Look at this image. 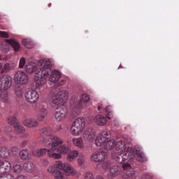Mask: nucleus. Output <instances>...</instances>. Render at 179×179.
<instances>
[{
  "label": "nucleus",
  "instance_id": "nucleus-18",
  "mask_svg": "<svg viewBox=\"0 0 179 179\" xmlns=\"http://www.w3.org/2000/svg\"><path fill=\"white\" fill-rule=\"evenodd\" d=\"M24 125L29 128H34L38 126V122L33 119H27L24 121Z\"/></svg>",
  "mask_w": 179,
  "mask_h": 179
},
{
  "label": "nucleus",
  "instance_id": "nucleus-36",
  "mask_svg": "<svg viewBox=\"0 0 179 179\" xmlns=\"http://www.w3.org/2000/svg\"><path fill=\"white\" fill-rule=\"evenodd\" d=\"M0 97L3 101H8L9 97L8 96V91L6 90H1L0 92Z\"/></svg>",
  "mask_w": 179,
  "mask_h": 179
},
{
  "label": "nucleus",
  "instance_id": "nucleus-50",
  "mask_svg": "<svg viewBox=\"0 0 179 179\" xmlns=\"http://www.w3.org/2000/svg\"><path fill=\"white\" fill-rule=\"evenodd\" d=\"M0 37L3 38H9V34L6 31H0Z\"/></svg>",
  "mask_w": 179,
  "mask_h": 179
},
{
  "label": "nucleus",
  "instance_id": "nucleus-56",
  "mask_svg": "<svg viewBox=\"0 0 179 179\" xmlns=\"http://www.w3.org/2000/svg\"><path fill=\"white\" fill-rule=\"evenodd\" d=\"M17 179H25V178H24V176H20L17 177Z\"/></svg>",
  "mask_w": 179,
  "mask_h": 179
},
{
  "label": "nucleus",
  "instance_id": "nucleus-2",
  "mask_svg": "<svg viewBox=\"0 0 179 179\" xmlns=\"http://www.w3.org/2000/svg\"><path fill=\"white\" fill-rule=\"evenodd\" d=\"M50 139L52 142H50L48 144L46 143L45 146L50 148L52 152H55V150L60 152V153H68V152H69V148L65 145L59 147V145L64 143V141L61 138L57 137L56 136H51Z\"/></svg>",
  "mask_w": 179,
  "mask_h": 179
},
{
  "label": "nucleus",
  "instance_id": "nucleus-49",
  "mask_svg": "<svg viewBox=\"0 0 179 179\" xmlns=\"http://www.w3.org/2000/svg\"><path fill=\"white\" fill-rule=\"evenodd\" d=\"M85 179H94V176H93V173L87 172L85 174Z\"/></svg>",
  "mask_w": 179,
  "mask_h": 179
},
{
  "label": "nucleus",
  "instance_id": "nucleus-29",
  "mask_svg": "<svg viewBox=\"0 0 179 179\" xmlns=\"http://www.w3.org/2000/svg\"><path fill=\"white\" fill-rule=\"evenodd\" d=\"M20 156L24 160H29L31 157V155L29 152L27 150H22L20 152Z\"/></svg>",
  "mask_w": 179,
  "mask_h": 179
},
{
  "label": "nucleus",
  "instance_id": "nucleus-15",
  "mask_svg": "<svg viewBox=\"0 0 179 179\" xmlns=\"http://www.w3.org/2000/svg\"><path fill=\"white\" fill-rule=\"evenodd\" d=\"M50 78L49 80L50 82H52V83H55V82H58L59 79L61 78V73L58 71L57 70H54L50 73Z\"/></svg>",
  "mask_w": 179,
  "mask_h": 179
},
{
  "label": "nucleus",
  "instance_id": "nucleus-48",
  "mask_svg": "<svg viewBox=\"0 0 179 179\" xmlns=\"http://www.w3.org/2000/svg\"><path fill=\"white\" fill-rule=\"evenodd\" d=\"M24 65H26V59H24V57H22L20 59L19 68H23Z\"/></svg>",
  "mask_w": 179,
  "mask_h": 179
},
{
  "label": "nucleus",
  "instance_id": "nucleus-23",
  "mask_svg": "<svg viewBox=\"0 0 179 179\" xmlns=\"http://www.w3.org/2000/svg\"><path fill=\"white\" fill-rule=\"evenodd\" d=\"M120 171H121V168L118 166L115 165L110 168V175L111 177H117L118 174H120Z\"/></svg>",
  "mask_w": 179,
  "mask_h": 179
},
{
  "label": "nucleus",
  "instance_id": "nucleus-17",
  "mask_svg": "<svg viewBox=\"0 0 179 179\" xmlns=\"http://www.w3.org/2000/svg\"><path fill=\"white\" fill-rule=\"evenodd\" d=\"M122 169L126 171V177H132V176H134V169H132V166H131L129 164H124Z\"/></svg>",
  "mask_w": 179,
  "mask_h": 179
},
{
  "label": "nucleus",
  "instance_id": "nucleus-38",
  "mask_svg": "<svg viewBox=\"0 0 179 179\" xmlns=\"http://www.w3.org/2000/svg\"><path fill=\"white\" fill-rule=\"evenodd\" d=\"M73 142L75 146H78V148H80V149L83 148V141L82 138H79L77 139H73Z\"/></svg>",
  "mask_w": 179,
  "mask_h": 179
},
{
  "label": "nucleus",
  "instance_id": "nucleus-25",
  "mask_svg": "<svg viewBox=\"0 0 179 179\" xmlns=\"http://www.w3.org/2000/svg\"><path fill=\"white\" fill-rule=\"evenodd\" d=\"M55 111L64 114V115H67L68 108H66V103L57 106Z\"/></svg>",
  "mask_w": 179,
  "mask_h": 179
},
{
  "label": "nucleus",
  "instance_id": "nucleus-32",
  "mask_svg": "<svg viewBox=\"0 0 179 179\" xmlns=\"http://www.w3.org/2000/svg\"><path fill=\"white\" fill-rule=\"evenodd\" d=\"M103 143H106V138L101 137V136L99 135L95 139V145L96 146H101Z\"/></svg>",
  "mask_w": 179,
  "mask_h": 179
},
{
  "label": "nucleus",
  "instance_id": "nucleus-33",
  "mask_svg": "<svg viewBox=\"0 0 179 179\" xmlns=\"http://www.w3.org/2000/svg\"><path fill=\"white\" fill-rule=\"evenodd\" d=\"M0 156L1 157H8V156H9V150H8L6 147H1Z\"/></svg>",
  "mask_w": 179,
  "mask_h": 179
},
{
  "label": "nucleus",
  "instance_id": "nucleus-41",
  "mask_svg": "<svg viewBox=\"0 0 179 179\" xmlns=\"http://www.w3.org/2000/svg\"><path fill=\"white\" fill-rule=\"evenodd\" d=\"M55 179H65L66 177H65V175L62 173L60 171H56L54 175Z\"/></svg>",
  "mask_w": 179,
  "mask_h": 179
},
{
  "label": "nucleus",
  "instance_id": "nucleus-43",
  "mask_svg": "<svg viewBox=\"0 0 179 179\" xmlns=\"http://www.w3.org/2000/svg\"><path fill=\"white\" fill-rule=\"evenodd\" d=\"M15 94L17 97H22V96H23V91L20 87L15 88Z\"/></svg>",
  "mask_w": 179,
  "mask_h": 179
},
{
  "label": "nucleus",
  "instance_id": "nucleus-13",
  "mask_svg": "<svg viewBox=\"0 0 179 179\" xmlns=\"http://www.w3.org/2000/svg\"><path fill=\"white\" fill-rule=\"evenodd\" d=\"M11 166L10 162L8 161H0V174L10 171Z\"/></svg>",
  "mask_w": 179,
  "mask_h": 179
},
{
  "label": "nucleus",
  "instance_id": "nucleus-59",
  "mask_svg": "<svg viewBox=\"0 0 179 179\" xmlns=\"http://www.w3.org/2000/svg\"><path fill=\"white\" fill-rule=\"evenodd\" d=\"M39 139H43V137H41Z\"/></svg>",
  "mask_w": 179,
  "mask_h": 179
},
{
  "label": "nucleus",
  "instance_id": "nucleus-24",
  "mask_svg": "<svg viewBox=\"0 0 179 179\" xmlns=\"http://www.w3.org/2000/svg\"><path fill=\"white\" fill-rule=\"evenodd\" d=\"M37 67H36V64L33 62L27 63L25 66V71L28 72V73H33V72L36 71Z\"/></svg>",
  "mask_w": 179,
  "mask_h": 179
},
{
  "label": "nucleus",
  "instance_id": "nucleus-21",
  "mask_svg": "<svg viewBox=\"0 0 179 179\" xmlns=\"http://www.w3.org/2000/svg\"><path fill=\"white\" fill-rule=\"evenodd\" d=\"M40 134L43 135L44 136H50L48 140L50 141V138H51V136H53L52 135H51V134H52V129H51L50 127H43L40 130Z\"/></svg>",
  "mask_w": 179,
  "mask_h": 179
},
{
  "label": "nucleus",
  "instance_id": "nucleus-14",
  "mask_svg": "<svg viewBox=\"0 0 179 179\" xmlns=\"http://www.w3.org/2000/svg\"><path fill=\"white\" fill-rule=\"evenodd\" d=\"M106 158V152H98L94 153L91 157L92 162H95L98 163V162H103Z\"/></svg>",
  "mask_w": 179,
  "mask_h": 179
},
{
  "label": "nucleus",
  "instance_id": "nucleus-10",
  "mask_svg": "<svg viewBox=\"0 0 179 179\" xmlns=\"http://www.w3.org/2000/svg\"><path fill=\"white\" fill-rule=\"evenodd\" d=\"M12 86V78L4 75L0 78V88L1 90H8Z\"/></svg>",
  "mask_w": 179,
  "mask_h": 179
},
{
  "label": "nucleus",
  "instance_id": "nucleus-4",
  "mask_svg": "<svg viewBox=\"0 0 179 179\" xmlns=\"http://www.w3.org/2000/svg\"><path fill=\"white\" fill-rule=\"evenodd\" d=\"M113 159L120 164H122L123 163H127V162H131L135 157V152H134V149L131 147H128L127 148V150L120 154V152H117L116 154H114V152L112 153Z\"/></svg>",
  "mask_w": 179,
  "mask_h": 179
},
{
  "label": "nucleus",
  "instance_id": "nucleus-26",
  "mask_svg": "<svg viewBox=\"0 0 179 179\" xmlns=\"http://www.w3.org/2000/svg\"><path fill=\"white\" fill-rule=\"evenodd\" d=\"M104 148L106 150H113L115 148V141L110 140L105 143Z\"/></svg>",
  "mask_w": 179,
  "mask_h": 179
},
{
  "label": "nucleus",
  "instance_id": "nucleus-39",
  "mask_svg": "<svg viewBox=\"0 0 179 179\" xmlns=\"http://www.w3.org/2000/svg\"><path fill=\"white\" fill-rule=\"evenodd\" d=\"M12 170H13V172L15 173V174H20L23 169L20 165L15 164L13 166Z\"/></svg>",
  "mask_w": 179,
  "mask_h": 179
},
{
  "label": "nucleus",
  "instance_id": "nucleus-19",
  "mask_svg": "<svg viewBox=\"0 0 179 179\" xmlns=\"http://www.w3.org/2000/svg\"><path fill=\"white\" fill-rule=\"evenodd\" d=\"M79 156V152L77 150H73L71 152L69 153L66 157L67 162L72 163V162H75L76 160V157Z\"/></svg>",
  "mask_w": 179,
  "mask_h": 179
},
{
  "label": "nucleus",
  "instance_id": "nucleus-30",
  "mask_svg": "<svg viewBox=\"0 0 179 179\" xmlns=\"http://www.w3.org/2000/svg\"><path fill=\"white\" fill-rule=\"evenodd\" d=\"M47 115V109L44 108H41L39 110V114L38 117V121H43L45 116Z\"/></svg>",
  "mask_w": 179,
  "mask_h": 179
},
{
  "label": "nucleus",
  "instance_id": "nucleus-46",
  "mask_svg": "<svg viewBox=\"0 0 179 179\" xmlns=\"http://www.w3.org/2000/svg\"><path fill=\"white\" fill-rule=\"evenodd\" d=\"M3 72H8L10 71V64L9 63H6L4 64L3 69Z\"/></svg>",
  "mask_w": 179,
  "mask_h": 179
},
{
  "label": "nucleus",
  "instance_id": "nucleus-6",
  "mask_svg": "<svg viewBox=\"0 0 179 179\" xmlns=\"http://www.w3.org/2000/svg\"><path fill=\"white\" fill-rule=\"evenodd\" d=\"M68 96L69 93L66 90H62L58 93H52L50 96V101L52 104H55L57 107L66 104V100H68Z\"/></svg>",
  "mask_w": 179,
  "mask_h": 179
},
{
  "label": "nucleus",
  "instance_id": "nucleus-53",
  "mask_svg": "<svg viewBox=\"0 0 179 179\" xmlns=\"http://www.w3.org/2000/svg\"><path fill=\"white\" fill-rule=\"evenodd\" d=\"M26 145H27V141H23L22 143H21L20 146L21 148H24Z\"/></svg>",
  "mask_w": 179,
  "mask_h": 179
},
{
  "label": "nucleus",
  "instance_id": "nucleus-52",
  "mask_svg": "<svg viewBox=\"0 0 179 179\" xmlns=\"http://www.w3.org/2000/svg\"><path fill=\"white\" fill-rule=\"evenodd\" d=\"M106 114H111V108L110 106H106L105 108Z\"/></svg>",
  "mask_w": 179,
  "mask_h": 179
},
{
  "label": "nucleus",
  "instance_id": "nucleus-8",
  "mask_svg": "<svg viewBox=\"0 0 179 179\" xmlns=\"http://www.w3.org/2000/svg\"><path fill=\"white\" fill-rule=\"evenodd\" d=\"M14 80L18 85H26L29 82V78L25 72L18 71L14 76Z\"/></svg>",
  "mask_w": 179,
  "mask_h": 179
},
{
  "label": "nucleus",
  "instance_id": "nucleus-44",
  "mask_svg": "<svg viewBox=\"0 0 179 179\" xmlns=\"http://www.w3.org/2000/svg\"><path fill=\"white\" fill-rule=\"evenodd\" d=\"M0 179H15V176L12 174L7 173L0 176Z\"/></svg>",
  "mask_w": 179,
  "mask_h": 179
},
{
  "label": "nucleus",
  "instance_id": "nucleus-37",
  "mask_svg": "<svg viewBox=\"0 0 179 179\" xmlns=\"http://www.w3.org/2000/svg\"><path fill=\"white\" fill-rule=\"evenodd\" d=\"M65 117H66V115H64V113H61L55 110V117L57 121H62L65 120Z\"/></svg>",
  "mask_w": 179,
  "mask_h": 179
},
{
  "label": "nucleus",
  "instance_id": "nucleus-57",
  "mask_svg": "<svg viewBox=\"0 0 179 179\" xmlns=\"http://www.w3.org/2000/svg\"><path fill=\"white\" fill-rule=\"evenodd\" d=\"M2 66H3L2 64L0 63V71H1V69H2Z\"/></svg>",
  "mask_w": 179,
  "mask_h": 179
},
{
  "label": "nucleus",
  "instance_id": "nucleus-42",
  "mask_svg": "<svg viewBox=\"0 0 179 179\" xmlns=\"http://www.w3.org/2000/svg\"><path fill=\"white\" fill-rule=\"evenodd\" d=\"M51 150L50 152H49V157H52V159H56V160H58L59 159H61V157H62V155H61V154H58V153H55V152H51Z\"/></svg>",
  "mask_w": 179,
  "mask_h": 179
},
{
  "label": "nucleus",
  "instance_id": "nucleus-27",
  "mask_svg": "<svg viewBox=\"0 0 179 179\" xmlns=\"http://www.w3.org/2000/svg\"><path fill=\"white\" fill-rule=\"evenodd\" d=\"M136 155H137L138 156V162L143 163L148 160L146 157L145 156V154L142 152V151H140L139 150H136Z\"/></svg>",
  "mask_w": 179,
  "mask_h": 179
},
{
  "label": "nucleus",
  "instance_id": "nucleus-31",
  "mask_svg": "<svg viewBox=\"0 0 179 179\" xmlns=\"http://www.w3.org/2000/svg\"><path fill=\"white\" fill-rule=\"evenodd\" d=\"M8 122L10 125H13L15 127V125H17L19 124V121L15 116H10L8 117Z\"/></svg>",
  "mask_w": 179,
  "mask_h": 179
},
{
  "label": "nucleus",
  "instance_id": "nucleus-51",
  "mask_svg": "<svg viewBox=\"0 0 179 179\" xmlns=\"http://www.w3.org/2000/svg\"><path fill=\"white\" fill-rule=\"evenodd\" d=\"M11 152H13V153H19V148L16 146H13L11 148Z\"/></svg>",
  "mask_w": 179,
  "mask_h": 179
},
{
  "label": "nucleus",
  "instance_id": "nucleus-54",
  "mask_svg": "<svg viewBox=\"0 0 179 179\" xmlns=\"http://www.w3.org/2000/svg\"><path fill=\"white\" fill-rule=\"evenodd\" d=\"M57 131H61V129H62V126H61V125L57 126Z\"/></svg>",
  "mask_w": 179,
  "mask_h": 179
},
{
  "label": "nucleus",
  "instance_id": "nucleus-55",
  "mask_svg": "<svg viewBox=\"0 0 179 179\" xmlns=\"http://www.w3.org/2000/svg\"><path fill=\"white\" fill-rule=\"evenodd\" d=\"M95 179H104V178H103V176H98L96 177Z\"/></svg>",
  "mask_w": 179,
  "mask_h": 179
},
{
  "label": "nucleus",
  "instance_id": "nucleus-1",
  "mask_svg": "<svg viewBox=\"0 0 179 179\" xmlns=\"http://www.w3.org/2000/svg\"><path fill=\"white\" fill-rule=\"evenodd\" d=\"M38 65L41 68L35 71V89H41L45 84V80L50 77L52 62L48 59H41L38 61Z\"/></svg>",
  "mask_w": 179,
  "mask_h": 179
},
{
  "label": "nucleus",
  "instance_id": "nucleus-34",
  "mask_svg": "<svg viewBox=\"0 0 179 179\" xmlns=\"http://www.w3.org/2000/svg\"><path fill=\"white\" fill-rule=\"evenodd\" d=\"M15 131L17 134H24L26 129H24V127L23 126L20 125L19 123L17 124H15Z\"/></svg>",
  "mask_w": 179,
  "mask_h": 179
},
{
  "label": "nucleus",
  "instance_id": "nucleus-9",
  "mask_svg": "<svg viewBox=\"0 0 179 179\" xmlns=\"http://www.w3.org/2000/svg\"><path fill=\"white\" fill-rule=\"evenodd\" d=\"M24 96L29 103H36L38 99H40V95L38 92L34 90H28L25 94Z\"/></svg>",
  "mask_w": 179,
  "mask_h": 179
},
{
  "label": "nucleus",
  "instance_id": "nucleus-7",
  "mask_svg": "<svg viewBox=\"0 0 179 179\" xmlns=\"http://www.w3.org/2000/svg\"><path fill=\"white\" fill-rule=\"evenodd\" d=\"M85 125V118L78 117L76 119L71 128L72 135H79L83 131Z\"/></svg>",
  "mask_w": 179,
  "mask_h": 179
},
{
  "label": "nucleus",
  "instance_id": "nucleus-3",
  "mask_svg": "<svg viewBox=\"0 0 179 179\" xmlns=\"http://www.w3.org/2000/svg\"><path fill=\"white\" fill-rule=\"evenodd\" d=\"M59 170H62L64 173H67L69 176H76L77 172L72 168L69 164H63L61 161L56 162V166L54 165L50 166L48 168V172L50 174H55L56 171Z\"/></svg>",
  "mask_w": 179,
  "mask_h": 179
},
{
  "label": "nucleus",
  "instance_id": "nucleus-47",
  "mask_svg": "<svg viewBox=\"0 0 179 179\" xmlns=\"http://www.w3.org/2000/svg\"><path fill=\"white\" fill-rule=\"evenodd\" d=\"M78 164L80 167H85V159L78 158Z\"/></svg>",
  "mask_w": 179,
  "mask_h": 179
},
{
  "label": "nucleus",
  "instance_id": "nucleus-28",
  "mask_svg": "<svg viewBox=\"0 0 179 179\" xmlns=\"http://www.w3.org/2000/svg\"><path fill=\"white\" fill-rule=\"evenodd\" d=\"M23 169L26 171H33L34 170V164L31 162H27L24 163Z\"/></svg>",
  "mask_w": 179,
  "mask_h": 179
},
{
  "label": "nucleus",
  "instance_id": "nucleus-5",
  "mask_svg": "<svg viewBox=\"0 0 179 179\" xmlns=\"http://www.w3.org/2000/svg\"><path fill=\"white\" fill-rule=\"evenodd\" d=\"M90 100V97L87 94H81L80 99L76 95H73L71 101V108L73 111H79L80 108H83V107L86 106L87 103H89Z\"/></svg>",
  "mask_w": 179,
  "mask_h": 179
},
{
  "label": "nucleus",
  "instance_id": "nucleus-22",
  "mask_svg": "<svg viewBox=\"0 0 179 179\" xmlns=\"http://www.w3.org/2000/svg\"><path fill=\"white\" fill-rule=\"evenodd\" d=\"M115 146L117 153H121L127 149V145L122 141H119L117 143H115Z\"/></svg>",
  "mask_w": 179,
  "mask_h": 179
},
{
  "label": "nucleus",
  "instance_id": "nucleus-11",
  "mask_svg": "<svg viewBox=\"0 0 179 179\" xmlns=\"http://www.w3.org/2000/svg\"><path fill=\"white\" fill-rule=\"evenodd\" d=\"M83 138L85 141L92 142L96 138V131L92 128H89L84 132Z\"/></svg>",
  "mask_w": 179,
  "mask_h": 179
},
{
  "label": "nucleus",
  "instance_id": "nucleus-58",
  "mask_svg": "<svg viewBox=\"0 0 179 179\" xmlns=\"http://www.w3.org/2000/svg\"><path fill=\"white\" fill-rule=\"evenodd\" d=\"M101 108V106H98V110H100V109Z\"/></svg>",
  "mask_w": 179,
  "mask_h": 179
},
{
  "label": "nucleus",
  "instance_id": "nucleus-20",
  "mask_svg": "<svg viewBox=\"0 0 179 179\" xmlns=\"http://www.w3.org/2000/svg\"><path fill=\"white\" fill-rule=\"evenodd\" d=\"M6 43L10 44L14 49V51H19L20 49V45L15 39H6Z\"/></svg>",
  "mask_w": 179,
  "mask_h": 179
},
{
  "label": "nucleus",
  "instance_id": "nucleus-12",
  "mask_svg": "<svg viewBox=\"0 0 179 179\" xmlns=\"http://www.w3.org/2000/svg\"><path fill=\"white\" fill-rule=\"evenodd\" d=\"M51 150L50 148H48V149L46 148H41L34 150L32 152V155L35 156V157H43V156H45L48 153V155H50V152Z\"/></svg>",
  "mask_w": 179,
  "mask_h": 179
},
{
  "label": "nucleus",
  "instance_id": "nucleus-16",
  "mask_svg": "<svg viewBox=\"0 0 179 179\" xmlns=\"http://www.w3.org/2000/svg\"><path fill=\"white\" fill-rule=\"evenodd\" d=\"M95 122L97 125L103 127L107 124V117L103 115H99L95 117Z\"/></svg>",
  "mask_w": 179,
  "mask_h": 179
},
{
  "label": "nucleus",
  "instance_id": "nucleus-45",
  "mask_svg": "<svg viewBox=\"0 0 179 179\" xmlns=\"http://www.w3.org/2000/svg\"><path fill=\"white\" fill-rule=\"evenodd\" d=\"M110 166V163L109 162V161L105 160L102 163V168L103 169V170H107V169H108Z\"/></svg>",
  "mask_w": 179,
  "mask_h": 179
},
{
  "label": "nucleus",
  "instance_id": "nucleus-40",
  "mask_svg": "<svg viewBox=\"0 0 179 179\" xmlns=\"http://www.w3.org/2000/svg\"><path fill=\"white\" fill-rule=\"evenodd\" d=\"M101 137L105 139V142L107 141V139H110L111 137V133L110 131L105 130L102 131L101 134L100 135Z\"/></svg>",
  "mask_w": 179,
  "mask_h": 179
},
{
  "label": "nucleus",
  "instance_id": "nucleus-35",
  "mask_svg": "<svg viewBox=\"0 0 179 179\" xmlns=\"http://www.w3.org/2000/svg\"><path fill=\"white\" fill-rule=\"evenodd\" d=\"M22 44L26 48H33V42L31 39L27 38L22 40Z\"/></svg>",
  "mask_w": 179,
  "mask_h": 179
}]
</instances>
